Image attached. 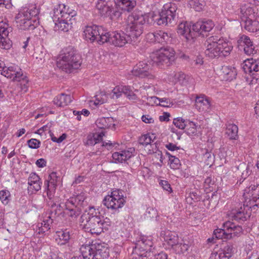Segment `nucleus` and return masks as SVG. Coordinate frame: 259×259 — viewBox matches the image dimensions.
<instances>
[{"instance_id":"obj_1","label":"nucleus","mask_w":259,"mask_h":259,"mask_svg":"<svg viewBox=\"0 0 259 259\" xmlns=\"http://www.w3.org/2000/svg\"><path fill=\"white\" fill-rule=\"evenodd\" d=\"M146 22L145 16L141 11L136 10L127 17L125 31L123 32H112L109 33V39L107 41L115 46L123 47L127 43L135 45L138 38L143 31V25Z\"/></svg>"},{"instance_id":"obj_2","label":"nucleus","mask_w":259,"mask_h":259,"mask_svg":"<svg viewBox=\"0 0 259 259\" xmlns=\"http://www.w3.org/2000/svg\"><path fill=\"white\" fill-rule=\"evenodd\" d=\"M81 226L84 231L92 234L99 235L104 230H107L111 225L110 220L104 218L98 209L90 206L81 216Z\"/></svg>"},{"instance_id":"obj_3","label":"nucleus","mask_w":259,"mask_h":259,"mask_svg":"<svg viewBox=\"0 0 259 259\" xmlns=\"http://www.w3.org/2000/svg\"><path fill=\"white\" fill-rule=\"evenodd\" d=\"M81 64L80 56L72 47L63 49L57 60V66L66 72H72L78 69Z\"/></svg>"},{"instance_id":"obj_4","label":"nucleus","mask_w":259,"mask_h":259,"mask_svg":"<svg viewBox=\"0 0 259 259\" xmlns=\"http://www.w3.org/2000/svg\"><path fill=\"white\" fill-rule=\"evenodd\" d=\"M214 27L211 20L199 21L191 26L187 22L181 23L178 26V33L185 37L187 41L193 42L197 33L202 34L203 32H209Z\"/></svg>"},{"instance_id":"obj_5","label":"nucleus","mask_w":259,"mask_h":259,"mask_svg":"<svg viewBox=\"0 0 259 259\" xmlns=\"http://www.w3.org/2000/svg\"><path fill=\"white\" fill-rule=\"evenodd\" d=\"M38 13V9L35 7L20 11L15 17L17 25L23 30L34 29L39 24Z\"/></svg>"},{"instance_id":"obj_6","label":"nucleus","mask_w":259,"mask_h":259,"mask_svg":"<svg viewBox=\"0 0 259 259\" xmlns=\"http://www.w3.org/2000/svg\"><path fill=\"white\" fill-rule=\"evenodd\" d=\"M82 250L85 258L89 259H105L109 254L108 247L104 244L97 242L82 245Z\"/></svg>"},{"instance_id":"obj_7","label":"nucleus","mask_w":259,"mask_h":259,"mask_svg":"<svg viewBox=\"0 0 259 259\" xmlns=\"http://www.w3.org/2000/svg\"><path fill=\"white\" fill-rule=\"evenodd\" d=\"M177 6L169 2L164 4L158 15L153 16V20L158 25H167L172 23L176 17Z\"/></svg>"},{"instance_id":"obj_8","label":"nucleus","mask_w":259,"mask_h":259,"mask_svg":"<svg viewBox=\"0 0 259 259\" xmlns=\"http://www.w3.org/2000/svg\"><path fill=\"white\" fill-rule=\"evenodd\" d=\"M84 37L87 40L92 41L96 40L99 44H102L109 40V32L102 26L96 25L87 26L84 30Z\"/></svg>"},{"instance_id":"obj_9","label":"nucleus","mask_w":259,"mask_h":259,"mask_svg":"<svg viewBox=\"0 0 259 259\" xmlns=\"http://www.w3.org/2000/svg\"><path fill=\"white\" fill-rule=\"evenodd\" d=\"M175 52L172 48H165L153 52L151 58L157 65L169 66L175 59Z\"/></svg>"},{"instance_id":"obj_10","label":"nucleus","mask_w":259,"mask_h":259,"mask_svg":"<svg viewBox=\"0 0 259 259\" xmlns=\"http://www.w3.org/2000/svg\"><path fill=\"white\" fill-rule=\"evenodd\" d=\"M125 202L122 193L119 190H115L104 198L103 203L108 208L118 209L123 206Z\"/></svg>"},{"instance_id":"obj_11","label":"nucleus","mask_w":259,"mask_h":259,"mask_svg":"<svg viewBox=\"0 0 259 259\" xmlns=\"http://www.w3.org/2000/svg\"><path fill=\"white\" fill-rule=\"evenodd\" d=\"M76 15V12L69 6L64 4H60L54 8L53 19V21H57L62 19L71 20Z\"/></svg>"},{"instance_id":"obj_12","label":"nucleus","mask_w":259,"mask_h":259,"mask_svg":"<svg viewBox=\"0 0 259 259\" xmlns=\"http://www.w3.org/2000/svg\"><path fill=\"white\" fill-rule=\"evenodd\" d=\"M59 180L60 178L57 176V173L56 172H52L49 175L48 179L45 182V185L47 190V197L50 200L48 203L49 205H51L52 207L56 205V203L52 201L51 200L54 197L57 183Z\"/></svg>"},{"instance_id":"obj_13","label":"nucleus","mask_w":259,"mask_h":259,"mask_svg":"<svg viewBox=\"0 0 259 259\" xmlns=\"http://www.w3.org/2000/svg\"><path fill=\"white\" fill-rule=\"evenodd\" d=\"M12 28L9 26L8 24L3 21L0 22V48L8 50L11 46V41L8 37Z\"/></svg>"},{"instance_id":"obj_14","label":"nucleus","mask_w":259,"mask_h":259,"mask_svg":"<svg viewBox=\"0 0 259 259\" xmlns=\"http://www.w3.org/2000/svg\"><path fill=\"white\" fill-rule=\"evenodd\" d=\"M218 36H212L208 37L205 43L206 50L205 54L210 58H214L220 56V50L218 48L217 41Z\"/></svg>"},{"instance_id":"obj_15","label":"nucleus","mask_w":259,"mask_h":259,"mask_svg":"<svg viewBox=\"0 0 259 259\" xmlns=\"http://www.w3.org/2000/svg\"><path fill=\"white\" fill-rule=\"evenodd\" d=\"M152 246L151 240L146 236H141L134 247V251L141 256H147V252Z\"/></svg>"},{"instance_id":"obj_16","label":"nucleus","mask_w":259,"mask_h":259,"mask_svg":"<svg viewBox=\"0 0 259 259\" xmlns=\"http://www.w3.org/2000/svg\"><path fill=\"white\" fill-rule=\"evenodd\" d=\"M2 75L16 81H20L21 79L25 77L21 69L14 65L9 67L5 66L3 72H2Z\"/></svg>"},{"instance_id":"obj_17","label":"nucleus","mask_w":259,"mask_h":259,"mask_svg":"<svg viewBox=\"0 0 259 259\" xmlns=\"http://www.w3.org/2000/svg\"><path fill=\"white\" fill-rule=\"evenodd\" d=\"M133 74L141 78H152L153 75L150 70V65L144 62H140L134 67Z\"/></svg>"},{"instance_id":"obj_18","label":"nucleus","mask_w":259,"mask_h":259,"mask_svg":"<svg viewBox=\"0 0 259 259\" xmlns=\"http://www.w3.org/2000/svg\"><path fill=\"white\" fill-rule=\"evenodd\" d=\"M245 192L251 197L248 202L250 205V208L255 209L256 207H259V184L250 185L245 189Z\"/></svg>"},{"instance_id":"obj_19","label":"nucleus","mask_w":259,"mask_h":259,"mask_svg":"<svg viewBox=\"0 0 259 259\" xmlns=\"http://www.w3.org/2000/svg\"><path fill=\"white\" fill-rule=\"evenodd\" d=\"M238 46L241 49L242 48L244 53L250 55L255 53L253 42L249 37L246 35H242L239 37L237 40Z\"/></svg>"},{"instance_id":"obj_20","label":"nucleus","mask_w":259,"mask_h":259,"mask_svg":"<svg viewBox=\"0 0 259 259\" xmlns=\"http://www.w3.org/2000/svg\"><path fill=\"white\" fill-rule=\"evenodd\" d=\"M249 206H250V205L246 201L243 204V207H240L237 211L232 213V218L233 220L238 222L246 221L250 217V212L248 211L250 209L251 211L255 209H251Z\"/></svg>"},{"instance_id":"obj_21","label":"nucleus","mask_w":259,"mask_h":259,"mask_svg":"<svg viewBox=\"0 0 259 259\" xmlns=\"http://www.w3.org/2000/svg\"><path fill=\"white\" fill-rule=\"evenodd\" d=\"M96 8L101 16L108 17L113 11L112 2L109 0H98Z\"/></svg>"},{"instance_id":"obj_22","label":"nucleus","mask_w":259,"mask_h":259,"mask_svg":"<svg viewBox=\"0 0 259 259\" xmlns=\"http://www.w3.org/2000/svg\"><path fill=\"white\" fill-rule=\"evenodd\" d=\"M28 191L31 193L37 192L41 189L40 178L36 173H31L28 179Z\"/></svg>"},{"instance_id":"obj_23","label":"nucleus","mask_w":259,"mask_h":259,"mask_svg":"<svg viewBox=\"0 0 259 259\" xmlns=\"http://www.w3.org/2000/svg\"><path fill=\"white\" fill-rule=\"evenodd\" d=\"M195 107L199 112H207L210 109V102L204 95L197 96L195 99Z\"/></svg>"},{"instance_id":"obj_24","label":"nucleus","mask_w":259,"mask_h":259,"mask_svg":"<svg viewBox=\"0 0 259 259\" xmlns=\"http://www.w3.org/2000/svg\"><path fill=\"white\" fill-rule=\"evenodd\" d=\"M240 10L241 20L255 18L256 13L254 7L250 3H247L242 5Z\"/></svg>"},{"instance_id":"obj_25","label":"nucleus","mask_w":259,"mask_h":259,"mask_svg":"<svg viewBox=\"0 0 259 259\" xmlns=\"http://www.w3.org/2000/svg\"><path fill=\"white\" fill-rule=\"evenodd\" d=\"M242 68L246 73L253 76L254 73L253 72H257L259 70L258 62L252 58L248 59L244 61ZM252 77L256 78L255 76Z\"/></svg>"},{"instance_id":"obj_26","label":"nucleus","mask_w":259,"mask_h":259,"mask_svg":"<svg viewBox=\"0 0 259 259\" xmlns=\"http://www.w3.org/2000/svg\"><path fill=\"white\" fill-rule=\"evenodd\" d=\"M155 136L153 134H147L142 135L139 139V144L143 146H147L150 145L152 150H149L150 153H154V150L157 149L156 142H154Z\"/></svg>"},{"instance_id":"obj_27","label":"nucleus","mask_w":259,"mask_h":259,"mask_svg":"<svg viewBox=\"0 0 259 259\" xmlns=\"http://www.w3.org/2000/svg\"><path fill=\"white\" fill-rule=\"evenodd\" d=\"M134 151V149L131 148L126 150L114 152L112 154L113 159L116 162H123L130 159L133 156V152Z\"/></svg>"},{"instance_id":"obj_28","label":"nucleus","mask_w":259,"mask_h":259,"mask_svg":"<svg viewBox=\"0 0 259 259\" xmlns=\"http://www.w3.org/2000/svg\"><path fill=\"white\" fill-rule=\"evenodd\" d=\"M217 45L218 49L220 50V56H227L232 50V46L230 43L219 37Z\"/></svg>"},{"instance_id":"obj_29","label":"nucleus","mask_w":259,"mask_h":259,"mask_svg":"<svg viewBox=\"0 0 259 259\" xmlns=\"http://www.w3.org/2000/svg\"><path fill=\"white\" fill-rule=\"evenodd\" d=\"M221 75L224 79L231 81L235 78L237 75V71L235 67L224 65L221 70Z\"/></svg>"},{"instance_id":"obj_30","label":"nucleus","mask_w":259,"mask_h":259,"mask_svg":"<svg viewBox=\"0 0 259 259\" xmlns=\"http://www.w3.org/2000/svg\"><path fill=\"white\" fill-rule=\"evenodd\" d=\"M72 101V98L70 95L62 93L56 96L53 102L58 107H65L69 105Z\"/></svg>"},{"instance_id":"obj_31","label":"nucleus","mask_w":259,"mask_h":259,"mask_svg":"<svg viewBox=\"0 0 259 259\" xmlns=\"http://www.w3.org/2000/svg\"><path fill=\"white\" fill-rule=\"evenodd\" d=\"M241 25L248 31L253 32L259 29V22L253 19L241 20Z\"/></svg>"},{"instance_id":"obj_32","label":"nucleus","mask_w":259,"mask_h":259,"mask_svg":"<svg viewBox=\"0 0 259 259\" xmlns=\"http://www.w3.org/2000/svg\"><path fill=\"white\" fill-rule=\"evenodd\" d=\"M104 136L103 132L99 133H92L89 134L85 142V144L88 145H95L102 142L103 137Z\"/></svg>"},{"instance_id":"obj_33","label":"nucleus","mask_w":259,"mask_h":259,"mask_svg":"<svg viewBox=\"0 0 259 259\" xmlns=\"http://www.w3.org/2000/svg\"><path fill=\"white\" fill-rule=\"evenodd\" d=\"M164 239L165 241L171 246L172 248L181 240L176 233L169 231L165 233Z\"/></svg>"},{"instance_id":"obj_34","label":"nucleus","mask_w":259,"mask_h":259,"mask_svg":"<svg viewBox=\"0 0 259 259\" xmlns=\"http://www.w3.org/2000/svg\"><path fill=\"white\" fill-rule=\"evenodd\" d=\"M69 19H59L58 21H54L55 24V28L59 31L64 32L68 31L71 27L70 24L68 22Z\"/></svg>"},{"instance_id":"obj_35","label":"nucleus","mask_w":259,"mask_h":259,"mask_svg":"<svg viewBox=\"0 0 259 259\" xmlns=\"http://www.w3.org/2000/svg\"><path fill=\"white\" fill-rule=\"evenodd\" d=\"M96 125L100 128H108L113 125V119L112 118L102 117L98 119L96 122Z\"/></svg>"},{"instance_id":"obj_36","label":"nucleus","mask_w":259,"mask_h":259,"mask_svg":"<svg viewBox=\"0 0 259 259\" xmlns=\"http://www.w3.org/2000/svg\"><path fill=\"white\" fill-rule=\"evenodd\" d=\"M136 6L135 1L131 0H121L119 5V8L124 12H130L132 11Z\"/></svg>"},{"instance_id":"obj_37","label":"nucleus","mask_w":259,"mask_h":259,"mask_svg":"<svg viewBox=\"0 0 259 259\" xmlns=\"http://www.w3.org/2000/svg\"><path fill=\"white\" fill-rule=\"evenodd\" d=\"M238 132V126L235 124H229L226 128V134L230 139L236 140L237 139Z\"/></svg>"},{"instance_id":"obj_38","label":"nucleus","mask_w":259,"mask_h":259,"mask_svg":"<svg viewBox=\"0 0 259 259\" xmlns=\"http://www.w3.org/2000/svg\"><path fill=\"white\" fill-rule=\"evenodd\" d=\"M188 5L196 11L200 12L203 10L205 2L204 0H190L188 2Z\"/></svg>"},{"instance_id":"obj_39","label":"nucleus","mask_w":259,"mask_h":259,"mask_svg":"<svg viewBox=\"0 0 259 259\" xmlns=\"http://www.w3.org/2000/svg\"><path fill=\"white\" fill-rule=\"evenodd\" d=\"M171 35L170 33L160 30L156 32V42L158 43L167 42L170 39Z\"/></svg>"},{"instance_id":"obj_40","label":"nucleus","mask_w":259,"mask_h":259,"mask_svg":"<svg viewBox=\"0 0 259 259\" xmlns=\"http://www.w3.org/2000/svg\"><path fill=\"white\" fill-rule=\"evenodd\" d=\"M46 55V51L45 49L42 47H37L34 50L33 56L37 60L38 63H41L44 61Z\"/></svg>"},{"instance_id":"obj_41","label":"nucleus","mask_w":259,"mask_h":259,"mask_svg":"<svg viewBox=\"0 0 259 259\" xmlns=\"http://www.w3.org/2000/svg\"><path fill=\"white\" fill-rule=\"evenodd\" d=\"M52 223V220L50 217H48L47 219L44 220L42 222L38 224L39 228L38 233H44L50 229V224Z\"/></svg>"},{"instance_id":"obj_42","label":"nucleus","mask_w":259,"mask_h":259,"mask_svg":"<svg viewBox=\"0 0 259 259\" xmlns=\"http://www.w3.org/2000/svg\"><path fill=\"white\" fill-rule=\"evenodd\" d=\"M223 228H226V231L228 233L227 239H231L236 236L234 234L235 229L234 224L233 223L230 221L226 222L224 224Z\"/></svg>"},{"instance_id":"obj_43","label":"nucleus","mask_w":259,"mask_h":259,"mask_svg":"<svg viewBox=\"0 0 259 259\" xmlns=\"http://www.w3.org/2000/svg\"><path fill=\"white\" fill-rule=\"evenodd\" d=\"M182 241H183L181 240L172 248L176 253H184L188 250L189 248L188 245L183 243Z\"/></svg>"},{"instance_id":"obj_44","label":"nucleus","mask_w":259,"mask_h":259,"mask_svg":"<svg viewBox=\"0 0 259 259\" xmlns=\"http://www.w3.org/2000/svg\"><path fill=\"white\" fill-rule=\"evenodd\" d=\"M186 133L189 136H194L197 134V126L196 124L193 122L188 120L187 126H186Z\"/></svg>"},{"instance_id":"obj_45","label":"nucleus","mask_w":259,"mask_h":259,"mask_svg":"<svg viewBox=\"0 0 259 259\" xmlns=\"http://www.w3.org/2000/svg\"><path fill=\"white\" fill-rule=\"evenodd\" d=\"M169 157V164L170 167L174 169H178L181 166L180 161L179 158L174 156L171 155L169 153H167Z\"/></svg>"},{"instance_id":"obj_46","label":"nucleus","mask_w":259,"mask_h":259,"mask_svg":"<svg viewBox=\"0 0 259 259\" xmlns=\"http://www.w3.org/2000/svg\"><path fill=\"white\" fill-rule=\"evenodd\" d=\"M58 238L62 240L63 242L61 243V244L66 243L70 239V234L69 231L67 230H62L56 232Z\"/></svg>"},{"instance_id":"obj_47","label":"nucleus","mask_w":259,"mask_h":259,"mask_svg":"<svg viewBox=\"0 0 259 259\" xmlns=\"http://www.w3.org/2000/svg\"><path fill=\"white\" fill-rule=\"evenodd\" d=\"M11 194L10 192L7 190H3L0 191V199L2 202L7 205L10 201Z\"/></svg>"},{"instance_id":"obj_48","label":"nucleus","mask_w":259,"mask_h":259,"mask_svg":"<svg viewBox=\"0 0 259 259\" xmlns=\"http://www.w3.org/2000/svg\"><path fill=\"white\" fill-rule=\"evenodd\" d=\"M188 120L186 121L182 117L174 118L173 120L174 124L179 129L183 130L187 126Z\"/></svg>"},{"instance_id":"obj_49","label":"nucleus","mask_w":259,"mask_h":259,"mask_svg":"<svg viewBox=\"0 0 259 259\" xmlns=\"http://www.w3.org/2000/svg\"><path fill=\"white\" fill-rule=\"evenodd\" d=\"M107 101V95L103 92H101L100 93L96 96V99L95 101H94V104L95 105L102 104L106 102Z\"/></svg>"},{"instance_id":"obj_50","label":"nucleus","mask_w":259,"mask_h":259,"mask_svg":"<svg viewBox=\"0 0 259 259\" xmlns=\"http://www.w3.org/2000/svg\"><path fill=\"white\" fill-rule=\"evenodd\" d=\"M213 235L218 239H227L228 233L226 231V228L223 229H218L214 231Z\"/></svg>"},{"instance_id":"obj_51","label":"nucleus","mask_w":259,"mask_h":259,"mask_svg":"<svg viewBox=\"0 0 259 259\" xmlns=\"http://www.w3.org/2000/svg\"><path fill=\"white\" fill-rule=\"evenodd\" d=\"M185 77L186 75L184 73L181 72H177L174 75L172 81L175 83L180 82L182 84L184 82Z\"/></svg>"},{"instance_id":"obj_52","label":"nucleus","mask_w":259,"mask_h":259,"mask_svg":"<svg viewBox=\"0 0 259 259\" xmlns=\"http://www.w3.org/2000/svg\"><path fill=\"white\" fill-rule=\"evenodd\" d=\"M151 99L154 100L155 102H156V100H158L160 105L163 107H169L171 104L170 100L167 98H159L156 97H151Z\"/></svg>"},{"instance_id":"obj_53","label":"nucleus","mask_w":259,"mask_h":259,"mask_svg":"<svg viewBox=\"0 0 259 259\" xmlns=\"http://www.w3.org/2000/svg\"><path fill=\"white\" fill-rule=\"evenodd\" d=\"M146 215L147 218L151 219L157 218L158 217L157 211L155 208L149 207L147 209Z\"/></svg>"},{"instance_id":"obj_54","label":"nucleus","mask_w":259,"mask_h":259,"mask_svg":"<svg viewBox=\"0 0 259 259\" xmlns=\"http://www.w3.org/2000/svg\"><path fill=\"white\" fill-rule=\"evenodd\" d=\"M28 147L31 149H37L39 147L40 142L36 139H31L27 141Z\"/></svg>"},{"instance_id":"obj_55","label":"nucleus","mask_w":259,"mask_h":259,"mask_svg":"<svg viewBox=\"0 0 259 259\" xmlns=\"http://www.w3.org/2000/svg\"><path fill=\"white\" fill-rule=\"evenodd\" d=\"M121 86H117L112 90L111 98L113 99H117L122 95V91H121Z\"/></svg>"},{"instance_id":"obj_56","label":"nucleus","mask_w":259,"mask_h":259,"mask_svg":"<svg viewBox=\"0 0 259 259\" xmlns=\"http://www.w3.org/2000/svg\"><path fill=\"white\" fill-rule=\"evenodd\" d=\"M73 114L77 116V119L78 120H80L81 115H83L85 116H88L90 114V112L88 110L83 109L81 111H73Z\"/></svg>"},{"instance_id":"obj_57","label":"nucleus","mask_w":259,"mask_h":259,"mask_svg":"<svg viewBox=\"0 0 259 259\" xmlns=\"http://www.w3.org/2000/svg\"><path fill=\"white\" fill-rule=\"evenodd\" d=\"M71 209L66 211L65 213L68 214L69 217L72 219L76 218L80 214V211L77 208L75 209L70 208Z\"/></svg>"},{"instance_id":"obj_58","label":"nucleus","mask_w":259,"mask_h":259,"mask_svg":"<svg viewBox=\"0 0 259 259\" xmlns=\"http://www.w3.org/2000/svg\"><path fill=\"white\" fill-rule=\"evenodd\" d=\"M20 82V87L21 89V90L23 91L24 92H26L27 91L28 89V80L25 75V77L24 78L21 79V80Z\"/></svg>"},{"instance_id":"obj_59","label":"nucleus","mask_w":259,"mask_h":259,"mask_svg":"<svg viewBox=\"0 0 259 259\" xmlns=\"http://www.w3.org/2000/svg\"><path fill=\"white\" fill-rule=\"evenodd\" d=\"M241 166H245V170L243 171L241 175V177L243 180H245L250 174L251 171L249 169L248 166H245V164L243 163L240 165Z\"/></svg>"},{"instance_id":"obj_60","label":"nucleus","mask_w":259,"mask_h":259,"mask_svg":"<svg viewBox=\"0 0 259 259\" xmlns=\"http://www.w3.org/2000/svg\"><path fill=\"white\" fill-rule=\"evenodd\" d=\"M160 184L163 189L168 192H170L171 191V188L170 187V184L168 183L167 181L164 180H161L160 182Z\"/></svg>"},{"instance_id":"obj_61","label":"nucleus","mask_w":259,"mask_h":259,"mask_svg":"<svg viewBox=\"0 0 259 259\" xmlns=\"http://www.w3.org/2000/svg\"><path fill=\"white\" fill-rule=\"evenodd\" d=\"M142 120L146 123H151L154 122V119L149 115H144L142 116Z\"/></svg>"},{"instance_id":"obj_62","label":"nucleus","mask_w":259,"mask_h":259,"mask_svg":"<svg viewBox=\"0 0 259 259\" xmlns=\"http://www.w3.org/2000/svg\"><path fill=\"white\" fill-rule=\"evenodd\" d=\"M121 13L118 10H114L113 8V11L112 13H111V15H110L109 17L111 19H114L115 18H117L121 16Z\"/></svg>"},{"instance_id":"obj_63","label":"nucleus","mask_w":259,"mask_h":259,"mask_svg":"<svg viewBox=\"0 0 259 259\" xmlns=\"http://www.w3.org/2000/svg\"><path fill=\"white\" fill-rule=\"evenodd\" d=\"M165 147L170 151H174L180 149V147H177L175 144L169 143L165 145Z\"/></svg>"},{"instance_id":"obj_64","label":"nucleus","mask_w":259,"mask_h":259,"mask_svg":"<svg viewBox=\"0 0 259 259\" xmlns=\"http://www.w3.org/2000/svg\"><path fill=\"white\" fill-rule=\"evenodd\" d=\"M154 259H167V255L165 253L160 252V253L155 255Z\"/></svg>"}]
</instances>
